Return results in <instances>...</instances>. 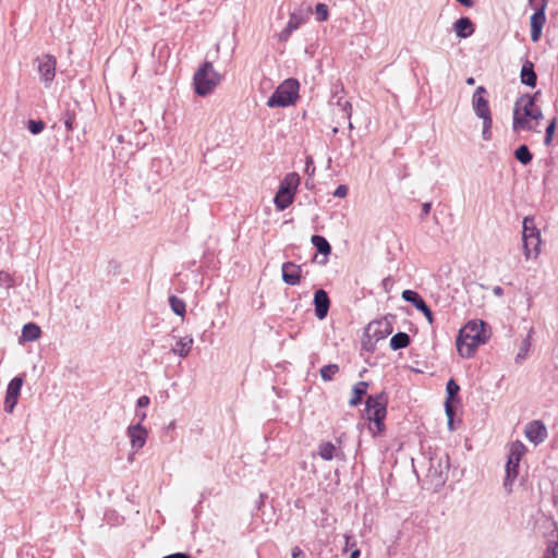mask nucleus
<instances>
[{"label": "nucleus", "mask_w": 558, "mask_h": 558, "mask_svg": "<svg viewBox=\"0 0 558 558\" xmlns=\"http://www.w3.org/2000/svg\"><path fill=\"white\" fill-rule=\"evenodd\" d=\"M543 119L541 108L535 106V95L525 94L520 96L513 107L512 130L537 132L539 120Z\"/></svg>", "instance_id": "obj_1"}, {"label": "nucleus", "mask_w": 558, "mask_h": 558, "mask_svg": "<svg viewBox=\"0 0 558 558\" xmlns=\"http://www.w3.org/2000/svg\"><path fill=\"white\" fill-rule=\"evenodd\" d=\"M492 336L490 327L483 320H470L459 331L457 349L464 345L466 349H475L485 344Z\"/></svg>", "instance_id": "obj_2"}, {"label": "nucleus", "mask_w": 558, "mask_h": 558, "mask_svg": "<svg viewBox=\"0 0 558 558\" xmlns=\"http://www.w3.org/2000/svg\"><path fill=\"white\" fill-rule=\"evenodd\" d=\"M222 76L214 69L213 64L205 61L194 73L193 84L198 96H207L220 84Z\"/></svg>", "instance_id": "obj_3"}, {"label": "nucleus", "mask_w": 558, "mask_h": 558, "mask_svg": "<svg viewBox=\"0 0 558 558\" xmlns=\"http://www.w3.org/2000/svg\"><path fill=\"white\" fill-rule=\"evenodd\" d=\"M391 332L392 326L387 319L371 322L364 331L362 349H376L385 345Z\"/></svg>", "instance_id": "obj_4"}, {"label": "nucleus", "mask_w": 558, "mask_h": 558, "mask_svg": "<svg viewBox=\"0 0 558 558\" xmlns=\"http://www.w3.org/2000/svg\"><path fill=\"white\" fill-rule=\"evenodd\" d=\"M300 84L295 78H288L281 83L268 98L269 108H284L291 106L299 98Z\"/></svg>", "instance_id": "obj_5"}, {"label": "nucleus", "mask_w": 558, "mask_h": 558, "mask_svg": "<svg viewBox=\"0 0 558 558\" xmlns=\"http://www.w3.org/2000/svg\"><path fill=\"white\" fill-rule=\"evenodd\" d=\"M387 397L385 393L376 396H368L366 400V415L367 418L373 421L375 429L374 434L381 433L385 428L384 420L387 413Z\"/></svg>", "instance_id": "obj_6"}, {"label": "nucleus", "mask_w": 558, "mask_h": 558, "mask_svg": "<svg viewBox=\"0 0 558 558\" xmlns=\"http://www.w3.org/2000/svg\"><path fill=\"white\" fill-rule=\"evenodd\" d=\"M524 452L525 447L520 441L513 442L510 447V452L506 464V477L504 481V487L508 493L512 492V484L518 475V466Z\"/></svg>", "instance_id": "obj_7"}, {"label": "nucleus", "mask_w": 558, "mask_h": 558, "mask_svg": "<svg viewBox=\"0 0 558 558\" xmlns=\"http://www.w3.org/2000/svg\"><path fill=\"white\" fill-rule=\"evenodd\" d=\"M40 81L46 87H50L56 76L57 59L51 54H41L35 59Z\"/></svg>", "instance_id": "obj_8"}, {"label": "nucleus", "mask_w": 558, "mask_h": 558, "mask_svg": "<svg viewBox=\"0 0 558 558\" xmlns=\"http://www.w3.org/2000/svg\"><path fill=\"white\" fill-rule=\"evenodd\" d=\"M534 9V13L530 17L531 25V40L533 43H537L543 34V27L546 23V1L545 2H536L534 5H530Z\"/></svg>", "instance_id": "obj_9"}, {"label": "nucleus", "mask_w": 558, "mask_h": 558, "mask_svg": "<svg viewBox=\"0 0 558 558\" xmlns=\"http://www.w3.org/2000/svg\"><path fill=\"white\" fill-rule=\"evenodd\" d=\"M448 469V459L444 460L441 458H430L427 477L430 478L435 486H440L446 481Z\"/></svg>", "instance_id": "obj_10"}, {"label": "nucleus", "mask_w": 558, "mask_h": 558, "mask_svg": "<svg viewBox=\"0 0 558 558\" xmlns=\"http://www.w3.org/2000/svg\"><path fill=\"white\" fill-rule=\"evenodd\" d=\"M24 378L23 376L14 377L8 385L5 399H4V410L8 413H12L21 392V388L23 386Z\"/></svg>", "instance_id": "obj_11"}, {"label": "nucleus", "mask_w": 558, "mask_h": 558, "mask_svg": "<svg viewBox=\"0 0 558 558\" xmlns=\"http://www.w3.org/2000/svg\"><path fill=\"white\" fill-rule=\"evenodd\" d=\"M402 299L411 303L417 311L422 312L429 324H433L434 316L432 310L428 307L424 299L413 290H404Z\"/></svg>", "instance_id": "obj_12"}, {"label": "nucleus", "mask_w": 558, "mask_h": 558, "mask_svg": "<svg viewBox=\"0 0 558 558\" xmlns=\"http://www.w3.org/2000/svg\"><path fill=\"white\" fill-rule=\"evenodd\" d=\"M126 434L130 438L131 448L134 452H137L145 446L148 432L141 423L129 426Z\"/></svg>", "instance_id": "obj_13"}, {"label": "nucleus", "mask_w": 558, "mask_h": 558, "mask_svg": "<svg viewBox=\"0 0 558 558\" xmlns=\"http://www.w3.org/2000/svg\"><path fill=\"white\" fill-rule=\"evenodd\" d=\"M486 89L483 86H478L472 98L473 109L478 118L492 117L488 100L485 98Z\"/></svg>", "instance_id": "obj_14"}, {"label": "nucleus", "mask_w": 558, "mask_h": 558, "mask_svg": "<svg viewBox=\"0 0 558 558\" xmlns=\"http://www.w3.org/2000/svg\"><path fill=\"white\" fill-rule=\"evenodd\" d=\"M525 436L534 445H538L545 440L547 429L541 421H533L525 426Z\"/></svg>", "instance_id": "obj_15"}, {"label": "nucleus", "mask_w": 558, "mask_h": 558, "mask_svg": "<svg viewBox=\"0 0 558 558\" xmlns=\"http://www.w3.org/2000/svg\"><path fill=\"white\" fill-rule=\"evenodd\" d=\"M282 280L287 284L296 286L301 281L302 268L292 262H286L281 267Z\"/></svg>", "instance_id": "obj_16"}, {"label": "nucleus", "mask_w": 558, "mask_h": 558, "mask_svg": "<svg viewBox=\"0 0 558 558\" xmlns=\"http://www.w3.org/2000/svg\"><path fill=\"white\" fill-rule=\"evenodd\" d=\"M314 305H315V314L319 319H323L327 316L330 301L327 292L323 289H318L314 293Z\"/></svg>", "instance_id": "obj_17"}, {"label": "nucleus", "mask_w": 558, "mask_h": 558, "mask_svg": "<svg viewBox=\"0 0 558 558\" xmlns=\"http://www.w3.org/2000/svg\"><path fill=\"white\" fill-rule=\"evenodd\" d=\"M312 14V8L307 5L306 8H301L299 10L290 13L288 25L290 29L296 31L301 25H303Z\"/></svg>", "instance_id": "obj_18"}, {"label": "nucleus", "mask_w": 558, "mask_h": 558, "mask_svg": "<svg viewBox=\"0 0 558 558\" xmlns=\"http://www.w3.org/2000/svg\"><path fill=\"white\" fill-rule=\"evenodd\" d=\"M453 31L459 38L470 37L474 33V26L469 17H460L453 24Z\"/></svg>", "instance_id": "obj_19"}, {"label": "nucleus", "mask_w": 558, "mask_h": 558, "mask_svg": "<svg viewBox=\"0 0 558 558\" xmlns=\"http://www.w3.org/2000/svg\"><path fill=\"white\" fill-rule=\"evenodd\" d=\"M526 258L536 257L541 252V234L522 240Z\"/></svg>", "instance_id": "obj_20"}, {"label": "nucleus", "mask_w": 558, "mask_h": 558, "mask_svg": "<svg viewBox=\"0 0 558 558\" xmlns=\"http://www.w3.org/2000/svg\"><path fill=\"white\" fill-rule=\"evenodd\" d=\"M521 82L530 87H535L537 75L534 71V65L531 61L526 60L521 69Z\"/></svg>", "instance_id": "obj_21"}, {"label": "nucleus", "mask_w": 558, "mask_h": 558, "mask_svg": "<svg viewBox=\"0 0 558 558\" xmlns=\"http://www.w3.org/2000/svg\"><path fill=\"white\" fill-rule=\"evenodd\" d=\"M299 184L300 175L296 172H290L280 182L278 190L281 192L292 193V195H295Z\"/></svg>", "instance_id": "obj_22"}, {"label": "nucleus", "mask_w": 558, "mask_h": 558, "mask_svg": "<svg viewBox=\"0 0 558 558\" xmlns=\"http://www.w3.org/2000/svg\"><path fill=\"white\" fill-rule=\"evenodd\" d=\"M340 450L330 441L323 442L318 447L319 457L326 461L340 457Z\"/></svg>", "instance_id": "obj_23"}, {"label": "nucleus", "mask_w": 558, "mask_h": 558, "mask_svg": "<svg viewBox=\"0 0 558 558\" xmlns=\"http://www.w3.org/2000/svg\"><path fill=\"white\" fill-rule=\"evenodd\" d=\"M293 199L294 195H292V193H286L278 190L275 195L274 203L278 210H284L293 203Z\"/></svg>", "instance_id": "obj_24"}, {"label": "nucleus", "mask_w": 558, "mask_h": 558, "mask_svg": "<svg viewBox=\"0 0 558 558\" xmlns=\"http://www.w3.org/2000/svg\"><path fill=\"white\" fill-rule=\"evenodd\" d=\"M39 336H40V328L34 323H28V324L24 325V327L22 329V336H21L20 342L33 341V340H36L37 338H39Z\"/></svg>", "instance_id": "obj_25"}, {"label": "nucleus", "mask_w": 558, "mask_h": 558, "mask_svg": "<svg viewBox=\"0 0 558 558\" xmlns=\"http://www.w3.org/2000/svg\"><path fill=\"white\" fill-rule=\"evenodd\" d=\"M388 343L390 349H405L410 344V336L407 332H397Z\"/></svg>", "instance_id": "obj_26"}, {"label": "nucleus", "mask_w": 558, "mask_h": 558, "mask_svg": "<svg viewBox=\"0 0 558 558\" xmlns=\"http://www.w3.org/2000/svg\"><path fill=\"white\" fill-rule=\"evenodd\" d=\"M367 387H368V384L365 381H359L353 387V397L349 401L350 405L354 407L361 402L363 396L366 395Z\"/></svg>", "instance_id": "obj_27"}, {"label": "nucleus", "mask_w": 558, "mask_h": 558, "mask_svg": "<svg viewBox=\"0 0 558 558\" xmlns=\"http://www.w3.org/2000/svg\"><path fill=\"white\" fill-rule=\"evenodd\" d=\"M311 242L316 247L318 253L325 256L330 254L331 246L324 236L315 234L312 236Z\"/></svg>", "instance_id": "obj_28"}, {"label": "nucleus", "mask_w": 558, "mask_h": 558, "mask_svg": "<svg viewBox=\"0 0 558 558\" xmlns=\"http://www.w3.org/2000/svg\"><path fill=\"white\" fill-rule=\"evenodd\" d=\"M535 235H539V231L535 226L534 219L532 217H525L523 219L522 240Z\"/></svg>", "instance_id": "obj_29"}, {"label": "nucleus", "mask_w": 558, "mask_h": 558, "mask_svg": "<svg viewBox=\"0 0 558 558\" xmlns=\"http://www.w3.org/2000/svg\"><path fill=\"white\" fill-rule=\"evenodd\" d=\"M514 157L518 161H520L522 165H527L532 161L533 155L531 154L529 147L526 145H520L514 150Z\"/></svg>", "instance_id": "obj_30"}, {"label": "nucleus", "mask_w": 558, "mask_h": 558, "mask_svg": "<svg viewBox=\"0 0 558 558\" xmlns=\"http://www.w3.org/2000/svg\"><path fill=\"white\" fill-rule=\"evenodd\" d=\"M337 106H338L339 110L342 112L343 117H344L345 119H348V121H349V128H350V129H353V124H352V122L350 121L351 116H352V106H351L350 101H348V100H342V98H339V99L337 100Z\"/></svg>", "instance_id": "obj_31"}, {"label": "nucleus", "mask_w": 558, "mask_h": 558, "mask_svg": "<svg viewBox=\"0 0 558 558\" xmlns=\"http://www.w3.org/2000/svg\"><path fill=\"white\" fill-rule=\"evenodd\" d=\"M169 303H170V306H171L172 311L177 315H179V316H183L184 315V313L186 311L185 310V303L181 299L177 298L175 295H171L169 298Z\"/></svg>", "instance_id": "obj_32"}, {"label": "nucleus", "mask_w": 558, "mask_h": 558, "mask_svg": "<svg viewBox=\"0 0 558 558\" xmlns=\"http://www.w3.org/2000/svg\"><path fill=\"white\" fill-rule=\"evenodd\" d=\"M558 553V535H555L554 538L549 539L547 549L544 553L543 558H557Z\"/></svg>", "instance_id": "obj_33"}, {"label": "nucleus", "mask_w": 558, "mask_h": 558, "mask_svg": "<svg viewBox=\"0 0 558 558\" xmlns=\"http://www.w3.org/2000/svg\"><path fill=\"white\" fill-rule=\"evenodd\" d=\"M338 371L339 367L337 364H328L320 368V376L325 381L331 380Z\"/></svg>", "instance_id": "obj_34"}, {"label": "nucleus", "mask_w": 558, "mask_h": 558, "mask_svg": "<svg viewBox=\"0 0 558 558\" xmlns=\"http://www.w3.org/2000/svg\"><path fill=\"white\" fill-rule=\"evenodd\" d=\"M459 390V385L453 379H449L446 386V401H452L458 396Z\"/></svg>", "instance_id": "obj_35"}, {"label": "nucleus", "mask_w": 558, "mask_h": 558, "mask_svg": "<svg viewBox=\"0 0 558 558\" xmlns=\"http://www.w3.org/2000/svg\"><path fill=\"white\" fill-rule=\"evenodd\" d=\"M482 120H483L482 137L485 141H489L492 138V131H490L492 125H493L492 117L482 118Z\"/></svg>", "instance_id": "obj_36"}, {"label": "nucleus", "mask_w": 558, "mask_h": 558, "mask_svg": "<svg viewBox=\"0 0 558 558\" xmlns=\"http://www.w3.org/2000/svg\"><path fill=\"white\" fill-rule=\"evenodd\" d=\"M44 128L45 123L41 120H29L27 122V129L34 135L41 133Z\"/></svg>", "instance_id": "obj_37"}, {"label": "nucleus", "mask_w": 558, "mask_h": 558, "mask_svg": "<svg viewBox=\"0 0 558 558\" xmlns=\"http://www.w3.org/2000/svg\"><path fill=\"white\" fill-rule=\"evenodd\" d=\"M555 130H556V120L553 119L549 124L546 126V130H545V138H544V144L546 146H549L553 142V137H554V133H555Z\"/></svg>", "instance_id": "obj_38"}, {"label": "nucleus", "mask_w": 558, "mask_h": 558, "mask_svg": "<svg viewBox=\"0 0 558 558\" xmlns=\"http://www.w3.org/2000/svg\"><path fill=\"white\" fill-rule=\"evenodd\" d=\"M316 20L324 22L328 19V7L325 3H317L315 7Z\"/></svg>", "instance_id": "obj_39"}, {"label": "nucleus", "mask_w": 558, "mask_h": 558, "mask_svg": "<svg viewBox=\"0 0 558 558\" xmlns=\"http://www.w3.org/2000/svg\"><path fill=\"white\" fill-rule=\"evenodd\" d=\"M64 125L68 131H73L75 128V113L69 110L65 111L63 116Z\"/></svg>", "instance_id": "obj_40"}, {"label": "nucleus", "mask_w": 558, "mask_h": 558, "mask_svg": "<svg viewBox=\"0 0 558 558\" xmlns=\"http://www.w3.org/2000/svg\"><path fill=\"white\" fill-rule=\"evenodd\" d=\"M13 286V279L11 275L4 270L0 271V287L10 289Z\"/></svg>", "instance_id": "obj_41"}, {"label": "nucleus", "mask_w": 558, "mask_h": 558, "mask_svg": "<svg viewBox=\"0 0 558 558\" xmlns=\"http://www.w3.org/2000/svg\"><path fill=\"white\" fill-rule=\"evenodd\" d=\"M347 194H348V186L344 184L338 185L333 192V196L338 197V198H343L347 196Z\"/></svg>", "instance_id": "obj_42"}, {"label": "nucleus", "mask_w": 558, "mask_h": 558, "mask_svg": "<svg viewBox=\"0 0 558 558\" xmlns=\"http://www.w3.org/2000/svg\"><path fill=\"white\" fill-rule=\"evenodd\" d=\"M293 32L294 31L290 29L289 25L287 24L286 27L278 35L279 40L280 41H287Z\"/></svg>", "instance_id": "obj_43"}, {"label": "nucleus", "mask_w": 558, "mask_h": 558, "mask_svg": "<svg viewBox=\"0 0 558 558\" xmlns=\"http://www.w3.org/2000/svg\"><path fill=\"white\" fill-rule=\"evenodd\" d=\"M305 172L308 175H314V173H315V166H314V162H313V158L310 157V156L306 158Z\"/></svg>", "instance_id": "obj_44"}, {"label": "nucleus", "mask_w": 558, "mask_h": 558, "mask_svg": "<svg viewBox=\"0 0 558 558\" xmlns=\"http://www.w3.org/2000/svg\"><path fill=\"white\" fill-rule=\"evenodd\" d=\"M445 410H446V415L448 418H453V415H454V410L451 405V401H446L445 402Z\"/></svg>", "instance_id": "obj_45"}, {"label": "nucleus", "mask_w": 558, "mask_h": 558, "mask_svg": "<svg viewBox=\"0 0 558 558\" xmlns=\"http://www.w3.org/2000/svg\"><path fill=\"white\" fill-rule=\"evenodd\" d=\"M150 400L147 396H142L137 399V407L145 408L149 404Z\"/></svg>", "instance_id": "obj_46"}, {"label": "nucleus", "mask_w": 558, "mask_h": 558, "mask_svg": "<svg viewBox=\"0 0 558 558\" xmlns=\"http://www.w3.org/2000/svg\"><path fill=\"white\" fill-rule=\"evenodd\" d=\"M292 558H305V554L300 547L295 546L292 548Z\"/></svg>", "instance_id": "obj_47"}, {"label": "nucleus", "mask_w": 558, "mask_h": 558, "mask_svg": "<svg viewBox=\"0 0 558 558\" xmlns=\"http://www.w3.org/2000/svg\"><path fill=\"white\" fill-rule=\"evenodd\" d=\"M430 209H432V203H424L422 205V214H421V217L424 218L426 217L429 213H430Z\"/></svg>", "instance_id": "obj_48"}, {"label": "nucleus", "mask_w": 558, "mask_h": 558, "mask_svg": "<svg viewBox=\"0 0 558 558\" xmlns=\"http://www.w3.org/2000/svg\"><path fill=\"white\" fill-rule=\"evenodd\" d=\"M527 351H520L515 356V362L521 364L526 359Z\"/></svg>", "instance_id": "obj_49"}, {"label": "nucleus", "mask_w": 558, "mask_h": 558, "mask_svg": "<svg viewBox=\"0 0 558 558\" xmlns=\"http://www.w3.org/2000/svg\"><path fill=\"white\" fill-rule=\"evenodd\" d=\"M475 351H459V354L462 359H472L474 357Z\"/></svg>", "instance_id": "obj_50"}, {"label": "nucleus", "mask_w": 558, "mask_h": 558, "mask_svg": "<svg viewBox=\"0 0 558 558\" xmlns=\"http://www.w3.org/2000/svg\"><path fill=\"white\" fill-rule=\"evenodd\" d=\"M456 1L466 8H471L474 4L473 0H456Z\"/></svg>", "instance_id": "obj_51"}, {"label": "nucleus", "mask_w": 558, "mask_h": 558, "mask_svg": "<svg viewBox=\"0 0 558 558\" xmlns=\"http://www.w3.org/2000/svg\"><path fill=\"white\" fill-rule=\"evenodd\" d=\"M493 292L495 295L501 296L504 294V289L501 287L497 286L493 289Z\"/></svg>", "instance_id": "obj_52"}, {"label": "nucleus", "mask_w": 558, "mask_h": 558, "mask_svg": "<svg viewBox=\"0 0 558 558\" xmlns=\"http://www.w3.org/2000/svg\"><path fill=\"white\" fill-rule=\"evenodd\" d=\"M192 342H193V339H192V338H187V337H185V338H183V339L181 340V345L184 348V347H186V345L192 344Z\"/></svg>", "instance_id": "obj_53"}, {"label": "nucleus", "mask_w": 558, "mask_h": 558, "mask_svg": "<svg viewBox=\"0 0 558 558\" xmlns=\"http://www.w3.org/2000/svg\"><path fill=\"white\" fill-rule=\"evenodd\" d=\"M529 5H534L536 2H545V0H527ZM546 4H548V0H546Z\"/></svg>", "instance_id": "obj_54"}, {"label": "nucleus", "mask_w": 558, "mask_h": 558, "mask_svg": "<svg viewBox=\"0 0 558 558\" xmlns=\"http://www.w3.org/2000/svg\"><path fill=\"white\" fill-rule=\"evenodd\" d=\"M360 557V550L355 549L351 553L350 558H359Z\"/></svg>", "instance_id": "obj_55"}, {"label": "nucleus", "mask_w": 558, "mask_h": 558, "mask_svg": "<svg viewBox=\"0 0 558 558\" xmlns=\"http://www.w3.org/2000/svg\"><path fill=\"white\" fill-rule=\"evenodd\" d=\"M137 416L140 417L138 423L142 424V422L146 418V413L145 412L137 413Z\"/></svg>", "instance_id": "obj_56"}, {"label": "nucleus", "mask_w": 558, "mask_h": 558, "mask_svg": "<svg viewBox=\"0 0 558 558\" xmlns=\"http://www.w3.org/2000/svg\"><path fill=\"white\" fill-rule=\"evenodd\" d=\"M404 367H408V368H410V369H412V371H414V372H417V373H422V372H423L422 369L416 368V367H414L413 365H404Z\"/></svg>", "instance_id": "obj_57"}, {"label": "nucleus", "mask_w": 558, "mask_h": 558, "mask_svg": "<svg viewBox=\"0 0 558 558\" xmlns=\"http://www.w3.org/2000/svg\"><path fill=\"white\" fill-rule=\"evenodd\" d=\"M474 83H475L474 77H468V78H466V84H468V85H474Z\"/></svg>", "instance_id": "obj_58"}, {"label": "nucleus", "mask_w": 558, "mask_h": 558, "mask_svg": "<svg viewBox=\"0 0 558 558\" xmlns=\"http://www.w3.org/2000/svg\"><path fill=\"white\" fill-rule=\"evenodd\" d=\"M178 352H179V356L180 357H185L187 355V353H189V351H183V350H180Z\"/></svg>", "instance_id": "obj_59"}, {"label": "nucleus", "mask_w": 558, "mask_h": 558, "mask_svg": "<svg viewBox=\"0 0 558 558\" xmlns=\"http://www.w3.org/2000/svg\"><path fill=\"white\" fill-rule=\"evenodd\" d=\"M448 426L450 429H453V418H448Z\"/></svg>", "instance_id": "obj_60"}]
</instances>
